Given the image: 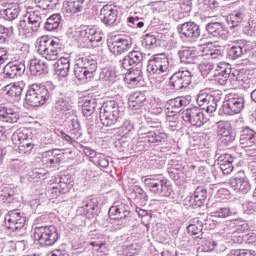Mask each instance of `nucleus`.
<instances>
[{"label":"nucleus","mask_w":256,"mask_h":256,"mask_svg":"<svg viewBox=\"0 0 256 256\" xmlns=\"http://www.w3.org/2000/svg\"><path fill=\"white\" fill-rule=\"evenodd\" d=\"M143 45L148 49H151V47H157V38L153 34H146L144 36Z\"/></svg>","instance_id":"56"},{"label":"nucleus","mask_w":256,"mask_h":256,"mask_svg":"<svg viewBox=\"0 0 256 256\" xmlns=\"http://www.w3.org/2000/svg\"><path fill=\"white\" fill-rule=\"evenodd\" d=\"M9 61V52L5 48H0V69L3 63Z\"/></svg>","instance_id":"61"},{"label":"nucleus","mask_w":256,"mask_h":256,"mask_svg":"<svg viewBox=\"0 0 256 256\" xmlns=\"http://www.w3.org/2000/svg\"><path fill=\"white\" fill-rule=\"evenodd\" d=\"M196 201H205L207 199V190L203 186H198L194 191Z\"/></svg>","instance_id":"57"},{"label":"nucleus","mask_w":256,"mask_h":256,"mask_svg":"<svg viewBox=\"0 0 256 256\" xmlns=\"http://www.w3.org/2000/svg\"><path fill=\"white\" fill-rule=\"evenodd\" d=\"M16 147L18 148L19 153H22L25 155L33 151L34 145L31 142V140L28 138L27 140L20 142V144H16Z\"/></svg>","instance_id":"51"},{"label":"nucleus","mask_w":256,"mask_h":256,"mask_svg":"<svg viewBox=\"0 0 256 256\" xmlns=\"http://www.w3.org/2000/svg\"><path fill=\"white\" fill-rule=\"evenodd\" d=\"M182 119L193 127H202L205 123V114L199 108L193 107L183 112Z\"/></svg>","instance_id":"10"},{"label":"nucleus","mask_w":256,"mask_h":256,"mask_svg":"<svg viewBox=\"0 0 256 256\" xmlns=\"http://www.w3.org/2000/svg\"><path fill=\"white\" fill-rule=\"evenodd\" d=\"M218 135L224 145H229V143H233L235 141V134H233L231 124L228 122H218Z\"/></svg>","instance_id":"20"},{"label":"nucleus","mask_w":256,"mask_h":256,"mask_svg":"<svg viewBox=\"0 0 256 256\" xmlns=\"http://www.w3.org/2000/svg\"><path fill=\"white\" fill-rule=\"evenodd\" d=\"M19 13H21V9L17 4H8L6 9L0 10V16L5 21H15L19 17Z\"/></svg>","instance_id":"30"},{"label":"nucleus","mask_w":256,"mask_h":256,"mask_svg":"<svg viewBox=\"0 0 256 256\" xmlns=\"http://www.w3.org/2000/svg\"><path fill=\"white\" fill-rule=\"evenodd\" d=\"M23 89H25V83L23 82H16L13 85H7L5 87V96L10 101H15L16 103H19L23 95Z\"/></svg>","instance_id":"21"},{"label":"nucleus","mask_w":256,"mask_h":256,"mask_svg":"<svg viewBox=\"0 0 256 256\" xmlns=\"http://www.w3.org/2000/svg\"><path fill=\"white\" fill-rule=\"evenodd\" d=\"M197 103L202 111H206V113H215L217 111V99L209 93L200 92L197 97Z\"/></svg>","instance_id":"15"},{"label":"nucleus","mask_w":256,"mask_h":256,"mask_svg":"<svg viewBox=\"0 0 256 256\" xmlns=\"http://www.w3.org/2000/svg\"><path fill=\"white\" fill-rule=\"evenodd\" d=\"M230 187L237 193H243L244 195L251 191V183L245 176V172L240 171L235 177L229 180Z\"/></svg>","instance_id":"9"},{"label":"nucleus","mask_w":256,"mask_h":256,"mask_svg":"<svg viewBox=\"0 0 256 256\" xmlns=\"http://www.w3.org/2000/svg\"><path fill=\"white\" fill-rule=\"evenodd\" d=\"M25 223H27V217H25V214L21 210H10L5 216L7 229L14 233L21 231L25 227Z\"/></svg>","instance_id":"7"},{"label":"nucleus","mask_w":256,"mask_h":256,"mask_svg":"<svg viewBox=\"0 0 256 256\" xmlns=\"http://www.w3.org/2000/svg\"><path fill=\"white\" fill-rule=\"evenodd\" d=\"M43 19H45V14H42L41 11L35 10L28 13V24L30 25L31 31H39V27H41V23H43Z\"/></svg>","instance_id":"29"},{"label":"nucleus","mask_w":256,"mask_h":256,"mask_svg":"<svg viewBox=\"0 0 256 256\" xmlns=\"http://www.w3.org/2000/svg\"><path fill=\"white\" fill-rule=\"evenodd\" d=\"M139 139L141 141H144V143H162V141H165V139H167V134L159 130L143 132V129H140Z\"/></svg>","instance_id":"22"},{"label":"nucleus","mask_w":256,"mask_h":256,"mask_svg":"<svg viewBox=\"0 0 256 256\" xmlns=\"http://www.w3.org/2000/svg\"><path fill=\"white\" fill-rule=\"evenodd\" d=\"M121 117V107L115 100L107 101L100 109V121L104 127H112Z\"/></svg>","instance_id":"6"},{"label":"nucleus","mask_w":256,"mask_h":256,"mask_svg":"<svg viewBox=\"0 0 256 256\" xmlns=\"http://www.w3.org/2000/svg\"><path fill=\"white\" fill-rule=\"evenodd\" d=\"M77 65L88 71L89 75H93L97 71V60L93 56L79 58Z\"/></svg>","instance_id":"31"},{"label":"nucleus","mask_w":256,"mask_h":256,"mask_svg":"<svg viewBox=\"0 0 256 256\" xmlns=\"http://www.w3.org/2000/svg\"><path fill=\"white\" fill-rule=\"evenodd\" d=\"M178 31L181 35L190 39V41H197L201 37V29L195 22H185L179 28Z\"/></svg>","instance_id":"17"},{"label":"nucleus","mask_w":256,"mask_h":256,"mask_svg":"<svg viewBox=\"0 0 256 256\" xmlns=\"http://www.w3.org/2000/svg\"><path fill=\"white\" fill-rule=\"evenodd\" d=\"M200 73L203 77H207L210 75V77H215V70L213 64L211 63H202L199 66Z\"/></svg>","instance_id":"53"},{"label":"nucleus","mask_w":256,"mask_h":256,"mask_svg":"<svg viewBox=\"0 0 256 256\" xmlns=\"http://www.w3.org/2000/svg\"><path fill=\"white\" fill-rule=\"evenodd\" d=\"M95 107H97V103H95V99L85 100L82 106V112L85 117H91L95 113Z\"/></svg>","instance_id":"45"},{"label":"nucleus","mask_w":256,"mask_h":256,"mask_svg":"<svg viewBox=\"0 0 256 256\" xmlns=\"http://www.w3.org/2000/svg\"><path fill=\"white\" fill-rule=\"evenodd\" d=\"M218 165L224 175L233 173V157L230 154H222L218 157Z\"/></svg>","instance_id":"32"},{"label":"nucleus","mask_w":256,"mask_h":256,"mask_svg":"<svg viewBox=\"0 0 256 256\" xmlns=\"http://www.w3.org/2000/svg\"><path fill=\"white\" fill-rule=\"evenodd\" d=\"M244 209L246 211V213H248L249 215L255 213L256 211V202L255 201H250L247 204L244 205Z\"/></svg>","instance_id":"62"},{"label":"nucleus","mask_w":256,"mask_h":256,"mask_svg":"<svg viewBox=\"0 0 256 256\" xmlns=\"http://www.w3.org/2000/svg\"><path fill=\"white\" fill-rule=\"evenodd\" d=\"M119 11L117 6L114 5H105L100 10V19L105 25H113L117 21Z\"/></svg>","instance_id":"18"},{"label":"nucleus","mask_w":256,"mask_h":256,"mask_svg":"<svg viewBox=\"0 0 256 256\" xmlns=\"http://www.w3.org/2000/svg\"><path fill=\"white\" fill-rule=\"evenodd\" d=\"M55 85L48 82L46 85L32 84L26 92V103L29 107H41L53 97Z\"/></svg>","instance_id":"1"},{"label":"nucleus","mask_w":256,"mask_h":256,"mask_svg":"<svg viewBox=\"0 0 256 256\" xmlns=\"http://www.w3.org/2000/svg\"><path fill=\"white\" fill-rule=\"evenodd\" d=\"M80 37L87 39L90 43H99L103 39V34L97 28L90 26L79 32Z\"/></svg>","instance_id":"28"},{"label":"nucleus","mask_w":256,"mask_h":256,"mask_svg":"<svg viewBox=\"0 0 256 256\" xmlns=\"http://www.w3.org/2000/svg\"><path fill=\"white\" fill-rule=\"evenodd\" d=\"M95 209H97V202L93 199H89L83 202V205L78 208V213L88 219H91V217L95 215Z\"/></svg>","instance_id":"33"},{"label":"nucleus","mask_w":256,"mask_h":256,"mask_svg":"<svg viewBox=\"0 0 256 256\" xmlns=\"http://www.w3.org/2000/svg\"><path fill=\"white\" fill-rule=\"evenodd\" d=\"M0 121L2 123H17L19 121V112L15 108L0 106Z\"/></svg>","instance_id":"24"},{"label":"nucleus","mask_w":256,"mask_h":256,"mask_svg":"<svg viewBox=\"0 0 256 256\" xmlns=\"http://www.w3.org/2000/svg\"><path fill=\"white\" fill-rule=\"evenodd\" d=\"M28 139H29V136L27 135V133L23 132L22 130H17L12 135V143L14 145H21L23 141H26Z\"/></svg>","instance_id":"54"},{"label":"nucleus","mask_w":256,"mask_h":256,"mask_svg":"<svg viewBox=\"0 0 256 256\" xmlns=\"http://www.w3.org/2000/svg\"><path fill=\"white\" fill-rule=\"evenodd\" d=\"M63 18L61 17V14H52L49 18H47V21L44 23V29L46 31H55L56 29H59V27H63Z\"/></svg>","instance_id":"35"},{"label":"nucleus","mask_w":256,"mask_h":256,"mask_svg":"<svg viewBox=\"0 0 256 256\" xmlns=\"http://www.w3.org/2000/svg\"><path fill=\"white\" fill-rule=\"evenodd\" d=\"M100 79L105 85L111 86L117 81V73L113 69H104L100 74Z\"/></svg>","instance_id":"42"},{"label":"nucleus","mask_w":256,"mask_h":256,"mask_svg":"<svg viewBox=\"0 0 256 256\" xmlns=\"http://www.w3.org/2000/svg\"><path fill=\"white\" fill-rule=\"evenodd\" d=\"M228 54L231 59H239L243 55V47L234 45L228 50Z\"/></svg>","instance_id":"55"},{"label":"nucleus","mask_w":256,"mask_h":256,"mask_svg":"<svg viewBox=\"0 0 256 256\" xmlns=\"http://www.w3.org/2000/svg\"><path fill=\"white\" fill-rule=\"evenodd\" d=\"M245 107V100L239 97H232L225 100L222 104V111L225 115H238Z\"/></svg>","instance_id":"12"},{"label":"nucleus","mask_w":256,"mask_h":256,"mask_svg":"<svg viewBox=\"0 0 256 256\" xmlns=\"http://www.w3.org/2000/svg\"><path fill=\"white\" fill-rule=\"evenodd\" d=\"M181 63L192 64L197 63V52L193 48H185L179 52Z\"/></svg>","instance_id":"37"},{"label":"nucleus","mask_w":256,"mask_h":256,"mask_svg":"<svg viewBox=\"0 0 256 256\" xmlns=\"http://www.w3.org/2000/svg\"><path fill=\"white\" fill-rule=\"evenodd\" d=\"M231 215H233V212L229 207H221L212 212V217H218V219H227V217H231Z\"/></svg>","instance_id":"52"},{"label":"nucleus","mask_w":256,"mask_h":256,"mask_svg":"<svg viewBox=\"0 0 256 256\" xmlns=\"http://www.w3.org/2000/svg\"><path fill=\"white\" fill-rule=\"evenodd\" d=\"M141 61H143V53L140 51H132L123 58L121 65L123 69L130 71V69H133L135 65H139Z\"/></svg>","instance_id":"23"},{"label":"nucleus","mask_w":256,"mask_h":256,"mask_svg":"<svg viewBox=\"0 0 256 256\" xmlns=\"http://www.w3.org/2000/svg\"><path fill=\"white\" fill-rule=\"evenodd\" d=\"M243 21V14L241 12H236L234 14H230L226 18V23L230 29H233V27H237Z\"/></svg>","instance_id":"47"},{"label":"nucleus","mask_w":256,"mask_h":256,"mask_svg":"<svg viewBox=\"0 0 256 256\" xmlns=\"http://www.w3.org/2000/svg\"><path fill=\"white\" fill-rule=\"evenodd\" d=\"M256 236L253 233L244 234V243H248V245H251V243H255Z\"/></svg>","instance_id":"64"},{"label":"nucleus","mask_w":256,"mask_h":256,"mask_svg":"<svg viewBox=\"0 0 256 256\" xmlns=\"http://www.w3.org/2000/svg\"><path fill=\"white\" fill-rule=\"evenodd\" d=\"M63 49H65L63 38L55 37L54 40H51L48 36H42L37 47L39 55H42L47 61H55Z\"/></svg>","instance_id":"2"},{"label":"nucleus","mask_w":256,"mask_h":256,"mask_svg":"<svg viewBox=\"0 0 256 256\" xmlns=\"http://www.w3.org/2000/svg\"><path fill=\"white\" fill-rule=\"evenodd\" d=\"M201 57H205V59H221L223 54L221 50L213 48V44H208L203 48Z\"/></svg>","instance_id":"41"},{"label":"nucleus","mask_w":256,"mask_h":256,"mask_svg":"<svg viewBox=\"0 0 256 256\" xmlns=\"http://www.w3.org/2000/svg\"><path fill=\"white\" fill-rule=\"evenodd\" d=\"M135 131V126L130 122V120H126L123 122L121 127L118 128V135L120 137H127L129 133H133Z\"/></svg>","instance_id":"50"},{"label":"nucleus","mask_w":256,"mask_h":256,"mask_svg":"<svg viewBox=\"0 0 256 256\" xmlns=\"http://www.w3.org/2000/svg\"><path fill=\"white\" fill-rule=\"evenodd\" d=\"M74 74L78 81H87L93 78V74H89L88 70L79 65L74 69Z\"/></svg>","instance_id":"46"},{"label":"nucleus","mask_w":256,"mask_h":256,"mask_svg":"<svg viewBox=\"0 0 256 256\" xmlns=\"http://www.w3.org/2000/svg\"><path fill=\"white\" fill-rule=\"evenodd\" d=\"M84 153L87 157H90V159H93V161H95V159H97V156L99 155V153L95 152V150L91 148H85Z\"/></svg>","instance_id":"63"},{"label":"nucleus","mask_w":256,"mask_h":256,"mask_svg":"<svg viewBox=\"0 0 256 256\" xmlns=\"http://www.w3.org/2000/svg\"><path fill=\"white\" fill-rule=\"evenodd\" d=\"M108 49L113 55H123L131 49V41L124 38H111L108 40Z\"/></svg>","instance_id":"14"},{"label":"nucleus","mask_w":256,"mask_h":256,"mask_svg":"<svg viewBox=\"0 0 256 256\" xmlns=\"http://www.w3.org/2000/svg\"><path fill=\"white\" fill-rule=\"evenodd\" d=\"M93 163L102 167V169H107V167H109V160L101 153L97 155V159L93 160Z\"/></svg>","instance_id":"58"},{"label":"nucleus","mask_w":256,"mask_h":256,"mask_svg":"<svg viewBox=\"0 0 256 256\" xmlns=\"http://www.w3.org/2000/svg\"><path fill=\"white\" fill-rule=\"evenodd\" d=\"M187 232L189 235H198L197 239H203V222L199 218H193L187 226Z\"/></svg>","instance_id":"34"},{"label":"nucleus","mask_w":256,"mask_h":256,"mask_svg":"<svg viewBox=\"0 0 256 256\" xmlns=\"http://www.w3.org/2000/svg\"><path fill=\"white\" fill-rule=\"evenodd\" d=\"M9 35H11V28L0 24V43H6Z\"/></svg>","instance_id":"60"},{"label":"nucleus","mask_w":256,"mask_h":256,"mask_svg":"<svg viewBox=\"0 0 256 256\" xmlns=\"http://www.w3.org/2000/svg\"><path fill=\"white\" fill-rule=\"evenodd\" d=\"M143 183L145 187L149 188L151 193H154V195L171 197V193H173V186H171V183L161 175L149 176L143 180Z\"/></svg>","instance_id":"5"},{"label":"nucleus","mask_w":256,"mask_h":256,"mask_svg":"<svg viewBox=\"0 0 256 256\" xmlns=\"http://www.w3.org/2000/svg\"><path fill=\"white\" fill-rule=\"evenodd\" d=\"M206 31H208L212 37H225V28L223 27V24L219 22L207 24Z\"/></svg>","instance_id":"40"},{"label":"nucleus","mask_w":256,"mask_h":256,"mask_svg":"<svg viewBox=\"0 0 256 256\" xmlns=\"http://www.w3.org/2000/svg\"><path fill=\"white\" fill-rule=\"evenodd\" d=\"M191 72L189 70H182L174 73L170 77V85L176 91H181V89H185L191 85Z\"/></svg>","instance_id":"8"},{"label":"nucleus","mask_w":256,"mask_h":256,"mask_svg":"<svg viewBox=\"0 0 256 256\" xmlns=\"http://www.w3.org/2000/svg\"><path fill=\"white\" fill-rule=\"evenodd\" d=\"M183 105H187V100L185 98L177 97L172 100H169L167 105L168 113H172L173 115H177L181 111V107Z\"/></svg>","instance_id":"38"},{"label":"nucleus","mask_w":256,"mask_h":256,"mask_svg":"<svg viewBox=\"0 0 256 256\" xmlns=\"http://www.w3.org/2000/svg\"><path fill=\"white\" fill-rule=\"evenodd\" d=\"M33 237L41 247H53L61 235L55 225L38 224L33 229Z\"/></svg>","instance_id":"3"},{"label":"nucleus","mask_w":256,"mask_h":256,"mask_svg":"<svg viewBox=\"0 0 256 256\" xmlns=\"http://www.w3.org/2000/svg\"><path fill=\"white\" fill-rule=\"evenodd\" d=\"M54 70L58 83L63 87L65 85V58L63 56L54 64Z\"/></svg>","instance_id":"36"},{"label":"nucleus","mask_w":256,"mask_h":256,"mask_svg":"<svg viewBox=\"0 0 256 256\" xmlns=\"http://www.w3.org/2000/svg\"><path fill=\"white\" fill-rule=\"evenodd\" d=\"M240 145L243 149L247 147H256V133L255 131L246 128L240 135Z\"/></svg>","instance_id":"27"},{"label":"nucleus","mask_w":256,"mask_h":256,"mask_svg":"<svg viewBox=\"0 0 256 256\" xmlns=\"http://www.w3.org/2000/svg\"><path fill=\"white\" fill-rule=\"evenodd\" d=\"M28 67L31 75L34 77H41V75H47V73H49V65L39 58L30 59Z\"/></svg>","instance_id":"19"},{"label":"nucleus","mask_w":256,"mask_h":256,"mask_svg":"<svg viewBox=\"0 0 256 256\" xmlns=\"http://www.w3.org/2000/svg\"><path fill=\"white\" fill-rule=\"evenodd\" d=\"M15 195V190L11 187H3L0 190V201H2V203H13V201H15Z\"/></svg>","instance_id":"43"},{"label":"nucleus","mask_w":256,"mask_h":256,"mask_svg":"<svg viewBox=\"0 0 256 256\" xmlns=\"http://www.w3.org/2000/svg\"><path fill=\"white\" fill-rule=\"evenodd\" d=\"M83 7V0H68L66 5L67 13H79Z\"/></svg>","instance_id":"48"},{"label":"nucleus","mask_w":256,"mask_h":256,"mask_svg":"<svg viewBox=\"0 0 256 256\" xmlns=\"http://www.w3.org/2000/svg\"><path fill=\"white\" fill-rule=\"evenodd\" d=\"M182 13H190L191 11V0H176Z\"/></svg>","instance_id":"59"},{"label":"nucleus","mask_w":256,"mask_h":256,"mask_svg":"<svg viewBox=\"0 0 256 256\" xmlns=\"http://www.w3.org/2000/svg\"><path fill=\"white\" fill-rule=\"evenodd\" d=\"M228 227H230L233 230V236H232V241L234 243H245V231L247 229V224L243 222L241 219H235V220H230L228 222Z\"/></svg>","instance_id":"13"},{"label":"nucleus","mask_w":256,"mask_h":256,"mask_svg":"<svg viewBox=\"0 0 256 256\" xmlns=\"http://www.w3.org/2000/svg\"><path fill=\"white\" fill-rule=\"evenodd\" d=\"M146 99L145 94L137 91L130 95L128 105L131 109L137 110L145 103Z\"/></svg>","instance_id":"39"},{"label":"nucleus","mask_w":256,"mask_h":256,"mask_svg":"<svg viewBox=\"0 0 256 256\" xmlns=\"http://www.w3.org/2000/svg\"><path fill=\"white\" fill-rule=\"evenodd\" d=\"M125 81L128 85H137L141 81V70H133L126 74Z\"/></svg>","instance_id":"49"},{"label":"nucleus","mask_w":256,"mask_h":256,"mask_svg":"<svg viewBox=\"0 0 256 256\" xmlns=\"http://www.w3.org/2000/svg\"><path fill=\"white\" fill-rule=\"evenodd\" d=\"M111 219H125L129 217V205L125 203H116L109 209Z\"/></svg>","instance_id":"25"},{"label":"nucleus","mask_w":256,"mask_h":256,"mask_svg":"<svg viewBox=\"0 0 256 256\" xmlns=\"http://www.w3.org/2000/svg\"><path fill=\"white\" fill-rule=\"evenodd\" d=\"M147 71L150 73V75H153L151 78V83H153L155 75H160L158 76L156 85L163 83V81H165L163 73H169L171 71V64H169V58L167 55L155 54L148 62Z\"/></svg>","instance_id":"4"},{"label":"nucleus","mask_w":256,"mask_h":256,"mask_svg":"<svg viewBox=\"0 0 256 256\" xmlns=\"http://www.w3.org/2000/svg\"><path fill=\"white\" fill-rule=\"evenodd\" d=\"M214 77H216V81L219 85H227L228 82L235 77V73H231V66L229 64L220 62L215 67Z\"/></svg>","instance_id":"11"},{"label":"nucleus","mask_w":256,"mask_h":256,"mask_svg":"<svg viewBox=\"0 0 256 256\" xmlns=\"http://www.w3.org/2000/svg\"><path fill=\"white\" fill-rule=\"evenodd\" d=\"M25 63L23 62H9L3 68L4 79H15V77H21L25 73Z\"/></svg>","instance_id":"16"},{"label":"nucleus","mask_w":256,"mask_h":256,"mask_svg":"<svg viewBox=\"0 0 256 256\" xmlns=\"http://www.w3.org/2000/svg\"><path fill=\"white\" fill-rule=\"evenodd\" d=\"M219 7L217 0H198V13L206 18H211V11Z\"/></svg>","instance_id":"26"},{"label":"nucleus","mask_w":256,"mask_h":256,"mask_svg":"<svg viewBox=\"0 0 256 256\" xmlns=\"http://www.w3.org/2000/svg\"><path fill=\"white\" fill-rule=\"evenodd\" d=\"M54 111L59 117H63L65 115V94H63V92H60L59 97L56 99Z\"/></svg>","instance_id":"44"}]
</instances>
